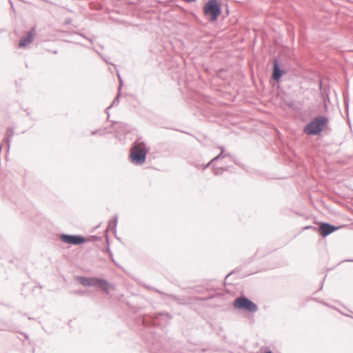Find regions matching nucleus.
Instances as JSON below:
<instances>
[{
    "label": "nucleus",
    "mask_w": 353,
    "mask_h": 353,
    "mask_svg": "<svg viewBox=\"0 0 353 353\" xmlns=\"http://www.w3.org/2000/svg\"><path fill=\"white\" fill-rule=\"evenodd\" d=\"M239 270L238 268H236L234 270H233L232 271L230 272L225 276V280H224V283L225 285L228 284V282H227V280L228 279V278L232 275L235 272H239ZM228 284H231V283H228Z\"/></svg>",
    "instance_id": "b1692460"
},
{
    "label": "nucleus",
    "mask_w": 353,
    "mask_h": 353,
    "mask_svg": "<svg viewBox=\"0 0 353 353\" xmlns=\"http://www.w3.org/2000/svg\"><path fill=\"white\" fill-rule=\"evenodd\" d=\"M117 223H118V216H117V214H115L114 216L112 222H110V221L109 222L108 226L106 230H108V231L109 230H111L114 232L115 238L118 241L121 242V238L118 237L117 235Z\"/></svg>",
    "instance_id": "4468645a"
},
{
    "label": "nucleus",
    "mask_w": 353,
    "mask_h": 353,
    "mask_svg": "<svg viewBox=\"0 0 353 353\" xmlns=\"http://www.w3.org/2000/svg\"><path fill=\"white\" fill-rule=\"evenodd\" d=\"M0 331L17 332V326L12 323H8L3 321H0Z\"/></svg>",
    "instance_id": "ddd939ff"
},
{
    "label": "nucleus",
    "mask_w": 353,
    "mask_h": 353,
    "mask_svg": "<svg viewBox=\"0 0 353 353\" xmlns=\"http://www.w3.org/2000/svg\"><path fill=\"white\" fill-rule=\"evenodd\" d=\"M232 307L234 309L248 312L251 314L256 312L259 309L257 304L243 294L236 297L233 301Z\"/></svg>",
    "instance_id": "423d86ee"
},
{
    "label": "nucleus",
    "mask_w": 353,
    "mask_h": 353,
    "mask_svg": "<svg viewBox=\"0 0 353 353\" xmlns=\"http://www.w3.org/2000/svg\"><path fill=\"white\" fill-rule=\"evenodd\" d=\"M212 170L214 175H220L223 173L222 171L219 170V167L218 168L215 167L214 165H212Z\"/></svg>",
    "instance_id": "a878e982"
},
{
    "label": "nucleus",
    "mask_w": 353,
    "mask_h": 353,
    "mask_svg": "<svg viewBox=\"0 0 353 353\" xmlns=\"http://www.w3.org/2000/svg\"><path fill=\"white\" fill-rule=\"evenodd\" d=\"M225 70L223 68H221L216 72V76L222 79H225L226 77L225 76Z\"/></svg>",
    "instance_id": "5701e85b"
},
{
    "label": "nucleus",
    "mask_w": 353,
    "mask_h": 353,
    "mask_svg": "<svg viewBox=\"0 0 353 353\" xmlns=\"http://www.w3.org/2000/svg\"><path fill=\"white\" fill-rule=\"evenodd\" d=\"M72 34H77V35H79L81 37H82L83 38L85 39H88L91 43H93V41H92V39L90 38V37H87L84 34L80 32H77V31H74L72 32Z\"/></svg>",
    "instance_id": "393cba45"
},
{
    "label": "nucleus",
    "mask_w": 353,
    "mask_h": 353,
    "mask_svg": "<svg viewBox=\"0 0 353 353\" xmlns=\"http://www.w3.org/2000/svg\"><path fill=\"white\" fill-rule=\"evenodd\" d=\"M28 319H29V320H34L35 319H34V318H32V317H28Z\"/></svg>",
    "instance_id": "8fccbe9b"
},
{
    "label": "nucleus",
    "mask_w": 353,
    "mask_h": 353,
    "mask_svg": "<svg viewBox=\"0 0 353 353\" xmlns=\"http://www.w3.org/2000/svg\"><path fill=\"white\" fill-rule=\"evenodd\" d=\"M233 161H234V163L236 165H239V166H241V167H242V168H243V167H244V165L241 164V163L239 161V160H238V159H236L234 158Z\"/></svg>",
    "instance_id": "2f4dec72"
},
{
    "label": "nucleus",
    "mask_w": 353,
    "mask_h": 353,
    "mask_svg": "<svg viewBox=\"0 0 353 353\" xmlns=\"http://www.w3.org/2000/svg\"><path fill=\"white\" fill-rule=\"evenodd\" d=\"M105 241L107 243V247L105 248H104L103 250H102V252L104 253H108L110 259L112 261V263H114L115 265H117L118 264L117 263L116 261L114 260L113 254L110 248V237H109V235L108 233V230H105Z\"/></svg>",
    "instance_id": "f8f14e48"
},
{
    "label": "nucleus",
    "mask_w": 353,
    "mask_h": 353,
    "mask_svg": "<svg viewBox=\"0 0 353 353\" xmlns=\"http://www.w3.org/2000/svg\"><path fill=\"white\" fill-rule=\"evenodd\" d=\"M324 92L326 94L327 98L329 99L328 92H327L325 88H324Z\"/></svg>",
    "instance_id": "49530a36"
},
{
    "label": "nucleus",
    "mask_w": 353,
    "mask_h": 353,
    "mask_svg": "<svg viewBox=\"0 0 353 353\" xmlns=\"http://www.w3.org/2000/svg\"><path fill=\"white\" fill-rule=\"evenodd\" d=\"M112 107H110V105L105 109V113L108 114V119L110 118V113H109V110Z\"/></svg>",
    "instance_id": "72a5a7b5"
},
{
    "label": "nucleus",
    "mask_w": 353,
    "mask_h": 353,
    "mask_svg": "<svg viewBox=\"0 0 353 353\" xmlns=\"http://www.w3.org/2000/svg\"><path fill=\"white\" fill-rule=\"evenodd\" d=\"M14 128H8L7 129V131H6V135H7L6 141H7L8 147V148L10 147V139L12 137V136L14 134Z\"/></svg>",
    "instance_id": "f3484780"
},
{
    "label": "nucleus",
    "mask_w": 353,
    "mask_h": 353,
    "mask_svg": "<svg viewBox=\"0 0 353 353\" xmlns=\"http://www.w3.org/2000/svg\"><path fill=\"white\" fill-rule=\"evenodd\" d=\"M180 8H181L183 11H184V12L185 11V10L183 7H181Z\"/></svg>",
    "instance_id": "864d4df0"
},
{
    "label": "nucleus",
    "mask_w": 353,
    "mask_h": 353,
    "mask_svg": "<svg viewBox=\"0 0 353 353\" xmlns=\"http://www.w3.org/2000/svg\"><path fill=\"white\" fill-rule=\"evenodd\" d=\"M287 105H288V107L290 108H293L294 105V102L293 101H290L289 102H287Z\"/></svg>",
    "instance_id": "473e14b6"
},
{
    "label": "nucleus",
    "mask_w": 353,
    "mask_h": 353,
    "mask_svg": "<svg viewBox=\"0 0 353 353\" xmlns=\"http://www.w3.org/2000/svg\"><path fill=\"white\" fill-rule=\"evenodd\" d=\"M23 110L27 112L28 116L30 115V112L28 110V109H23Z\"/></svg>",
    "instance_id": "a18cd8bd"
},
{
    "label": "nucleus",
    "mask_w": 353,
    "mask_h": 353,
    "mask_svg": "<svg viewBox=\"0 0 353 353\" xmlns=\"http://www.w3.org/2000/svg\"><path fill=\"white\" fill-rule=\"evenodd\" d=\"M219 148L221 150V152L220 153H218V155H216L215 157H214L212 159V161H217L220 159H222L225 157H233V156L232 154H230V153L227 152V153H225V147L223 146V145H221L219 147Z\"/></svg>",
    "instance_id": "dca6fc26"
},
{
    "label": "nucleus",
    "mask_w": 353,
    "mask_h": 353,
    "mask_svg": "<svg viewBox=\"0 0 353 353\" xmlns=\"http://www.w3.org/2000/svg\"><path fill=\"white\" fill-rule=\"evenodd\" d=\"M52 53H53V54H57V50H54V51H52Z\"/></svg>",
    "instance_id": "3c124183"
},
{
    "label": "nucleus",
    "mask_w": 353,
    "mask_h": 353,
    "mask_svg": "<svg viewBox=\"0 0 353 353\" xmlns=\"http://www.w3.org/2000/svg\"><path fill=\"white\" fill-rule=\"evenodd\" d=\"M145 288H148V289H149V290H154V291H156V292H157V289H154V288H153V287H152V286H148V285H146V286H145Z\"/></svg>",
    "instance_id": "79ce46f5"
},
{
    "label": "nucleus",
    "mask_w": 353,
    "mask_h": 353,
    "mask_svg": "<svg viewBox=\"0 0 353 353\" xmlns=\"http://www.w3.org/2000/svg\"><path fill=\"white\" fill-rule=\"evenodd\" d=\"M171 316L166 312H156L153 315H140L134 319V322L139 327L141 336L148 343L157 347L159 344L163 349L168 347L159 341L155 330L161 327L163 323H167L171 319Z\"/></svg>",
    "instance_id": "f257e3e1"
},
{
    "label": "nucleus",
    "mask_w": 353,
    "mask_h": 353,
    "mask_svg": "<svg viewBox=\"0 0 353 353\" xmlns=\"http://www.w3.org/2000/svg\"><path fill=\"white\" fill-rule=\"evenodd\" d=\"M203 13L209 22H216L222 13L221 3L218 0H208L203 6Z\"/></svg>",
    "instance_id": "39448f33"
},
{
    "label": "nucleus",
    "mask_w": 353,
    "mask_h": 353,
    "mask_svg": "<svg viewBox=\"0 0 353 353\" xmlns=\"http://www.w3.org/2000/svg\"><path fill=\"white\" fill-rule=\"evenodd\" d=\"M149 151L150 148L142 141V137L137 138L131 145L129 154L130 162L136 165H143Z\"/></svg>",
    "instance_id": "7ed1b4c3"
},
{
    "label": "nucleus",
    "mask_w": 353,
    "mask_h": 353,
    "mask_svg": "<svg viewBox=\"0 0 353 353\" xmlns=\"http://www.w3.org/2000/svg\"><path fill=\"white\" fill-rule=\"evenodd\" d=\"M288 73V70L282 68L279 56L274 57L272 61L271 79L279 84L282 77Z\"/></svg>",
    "instance_id": "6e6552de"
},
{
    "label": "nucleus",
    "mask_w": 353,
    "mask_h": 353,
    "mask_svg": "<svg viewBox=\"0 0 353 353\" xmlns=\"http://www.w3.org/2000/svg\"><path fill=\"white\" fill-rule=\"evenodd\" d=\"M319 226L318 229H316V232H319L323 238H325L342 227V225L336 226L332 223L323 221L319 222Z\"/></svg>",
    "instance_id": "1a4fd4ad"
},
{
    "label": "nucleus",
    "mask_w": 353,
    "mask_h": 353,
    "mask_svg": "<svg viewBox=\"0 0 353 353\" xmlns=\"http://www.w3.org/2000/svg\"><path fill=\"white\" fill-rule=\"evenodd\" d=\"M263 353H273V352L269 347H267Z\"/></svg>",
    "instance_id": "58836bf2"
},
{
    "label": "nucleus",
    "mask_w": 353,
    "mask_h": 353,
    "mask_svg": "<svg viewBox=\"0 0 353 353\" xmlns=\"http://www.w3.org/2000/svg\"><path fill=\"white\" fill-rule=\"evenodd\" d=\"M329 123L328 117L319 114L303 126V132L308 136L320 137L323 132L329 129Z\"/></svg>",
    "instance_id": "f03ea898"
},
{
    "label": "nucleus",
    "mask_w": 353,
    "mask_h": 353,
    "mask_svg": "<svg viewBox=\"0 0 353 353\" xmlns=\"http://www.w3.org/2000/svg\"><path fill=\"white\" fill-rule=\"evenodd\" d=\"M223 296V294L221 293V292H216V293H214L212 295H210L205 298L203 299L204 301H208V300H210V299H216V298H222Z\"/></svg>",
    "instance_id": "aec40b11"
},
{
    "label": "nucleus",
    "mask_w": 353,
    "mask_h": 353,
    "mask_svg": "<svg viewBox=\"0 0 353 353\" xmlns=\"http://www.w3.org/2000/svg\"><path fill=\"white\" fill-rule=\"evenodd\" d=\"M117 125L116 130L119 133L123 134L128 132V125L125 123L112 121L111 127Z\"/></svg>",
    "instance_id": "2eb2a0df"
},
{
    "label": "nucleus",
    "mask_w": 353,
    "mask_h": 353,
    "mask_svg": "<svg viewBox=\"0 0 353 353\" xmlns=\"http://www.w3.org/2000/svg\"><path fill=\"white\" fill-rule=\"evenodd\" d=\"M325 279V276H324L323 279L321 281L320 288L317 291L321 290L323 289Z\"/></svg>",
    "instance_id": "c9c22d12"
},
{
    "label": "nucleus",
    "mask_w": 353,
    "mask_h": 353,
    "mask_svg": "<svg viewBox=\"0 0 353 353\" xmlns=\"http://www.w3.org/2000/svg\"><path fill=\"white\" fill-rule=\"evenodd\" d=\"M229 169V167L228 166H224V167H219V170H221L222 171V172L223 171H228Z\"/></svg>",
    "instance_id": "f704fd0d"
},
{
    "label": "nucleus",
    "mask_w": 353,
    "mask_h": 353,
    "mask_svg": "<svg viewBox=\"0 0 353 353\" xmlns=\"http://www.w3.org/2000/svg\"><path fill=\"white\" fill-rule=\"evenodd\" d=\"M319 302H320L321 303H322V304L325 305H327V304L325 302H324L323 301H320Z\"/></svg>",
    "instance_id": "de8ad7c7"
},
{
    "label": "nucleus",
    "mask_w": 353,
    "mask_h": 353,
    "mask_svg": "<svg viewBox=\"0 0 353 353\" xmlns=\"http://www.w3.org/2000/svg\"><path fill=\"white\" fill-rule=\"evenodd\" d=\"M214 163H215V161H212V159L207 164H203V165H201V166L202 167V170H205L208 168H209L211 165H213V164Z\"/></svg>",
    "instance_id": "bb28decb"
},
{
    "label": "nucleus",
    "mask_w": 353,
    "mask_h": 353,
    "mask_svg": "<svg viewBox=\"0 0 353 353\" xmlns=\"http://www.w3.org/2000/svg\"><path fill=\"white\" fill-rule=\"evenodd\" d=\"M36 34V26H32L26 33L23 35L19 41L18 47L19 48H26L34 39Z\"/></svg>",
    "instance_id": "9d476101"
},
{
    "label": "nucleus",
    "mask_w": 353,
    "mask_h": 353,
    "mask_svg": "<svg viewBox=\"0 0 353 353\" xmlns=\"http://www.w3.org/2000/svg\"><path fill=\"white\" fill-rule=\"evenodd\" d=\"M9 2H10V6H11L12 9V10H14V5H13L12 1L11 0H9Z\"/></svg>",
    "instance_id": "c03bdc74"
},
{
    "label": "nucleus",
    "mask_w": 353,
    "mask_h": 353,
    "mask_svg": "<svg viewBox=\"0 0 353 353\" xmlns=\"http://www.w3.org/2000/svg\"><path fill=\"white\" fill-rule=\"evenodd\" d=\"M59 240L65 244L70 245H80L87 243L86 236L81 234H70L61 233L59 236Z\"/></svg>",
    "instance_id": "0eeeda50"
},
{
    "label": "nucleus",
    "mask_w": 353,
    "mask_h": 353,
    "mask_svg": "<svg viewBox=\"0 0 353 353\" xmlns=\"http://www.w3.org/2000/svg\"><path fill=\"white\" fill-rule=\"evenodd\" d=\"M201 164H199V163H194V165L198 168V169H200V168H202V167L201 166Z\"/></svg>",
    "instance_id": "a19ab883"
},
{
    "label": "nucleus",
    "mask_w": 353,
    "mask_h": 353,
    "mask_svg": "<svg viewBox=\"0 0 353 353\" xmlns=\"http://www.w3.org/2000/svg\"><path fill=\"white\" fill-rule=\"evenodd\" d=\"M106 128H99L97 130L91 131V135L95 136H104L107 132H105Z\"/></svg>",
    "instance_id": "a211bd4d"
},
{
    "label": "nucleus",
    "mask_w": 353,
    "mask_h": 353,
    "mask_svg": "<svg viewBox=\"0 0 353 353\" xmlns=\"http://www.w3.org/2000/svg\"><path fill=\"white\" fill-rule=\"evenodd\" d=\"M74 294L76 295L83 296L85 294V292L83 290H75L74 291Z\"/></svg>",
    "instance_id": "7c9ffc66"
},
{
    "label": "nucleus",
    "mask_w": 353,
    "mask_h": 353,
    "mask_svg": "<svg viewBox=\"0 0 353 353\" xmlns=\"http://www.w3.org/2000/svg\"><path fill=\"white\" fill-rule=\"evenodd\" d=\"M183 1L188 3H192L196 1V0H183Z\"/></svg>",
    "instance_id": "ea45409f"
},
{
    "label": "nucleus",
    "mask_w": 353,
    "mask_h": 353,
    "mask_svg": "<svg viewBox=\"0 0 353 353\" xmlns=\"http://www.w3.org/2000/svg\"><path fill=\"white\" fill-rule=\"evenodd\" d=\"M8 252V248L5 245L0 243V259L3 258L4 254Z\"/></svg>",
    "instance_id": "4be33fe9"
},
{
    "label": "nucleus",
    "mask_w": 353,
    "mask_h": 353,
    "mask_svg": "<svg viewBox=\"0 0 353 353\" xmlns=\"http://www.w3.org/2000/svg\"><path fill=\"white\" fill-rule=\"evenodd\" d=\"M120 97H121V92H117L116 97H114V100L112 101V102L110 104V107L117 105L119 103Z\"/></svg>",
    "instance_id": "412c9836"
},
{
    "label": "nucleus",
    "mask_w": 353,
    "mask_h": 353,
    "mask_svg": "<svg viewBox=\"0 0 353 353\" xmlns=\"http://www.w3.org/2000/svg\"><path fill=\"white\" fill-rule=\"evenodd\" d=\"M343 262H353V259H345Z\"/></svg>",
    "instance_id": "37998d69"
},
{
    "label": "nucleus",
    "mask_w": 353,
    "mask_h": 353,
    "mask_svg": "<svg viewBox=\"0 0 353 353\" xmlns=\"http://www.w3.org/2000/svg\"><path fill=\"white\" fill-rule=\"evenodd\" d=\"M338 311L341 313V314L345 315V314H343V313L342 312H341L340 310H338ZM345 316H347V315L345 314Z\"/></svg>",
    "instance_id": "603ef678"
},
{
    "label": "nucleus",
    "mask_w": 353,
    "mask_h": 353,
    "mask_svg": "<svg viewBox=\"0 0 353 353\" xmlns=\"http://www.w3.org/2000/svg\"><path fill=\"white\" fill-rule=\"evenodd\" d=\"M192 15L193 16V17H194V19L195 21H196L197 23H199V24H201V23H202V22H201V19L198 17V16H197L195 13L192 12Z\"/></svg>",
    "instance_id": "c85d7f7f"
},
{
    "label": "nucleus",
    "mask_w": 353,
    "mask_h": 353,
    "mask_svg": "<svg viewBox=\"0 0 353 353\" xmlns=\"http://www.w3.org/2000/svg\"><path fill=\"white\" fill-rule=\"evenodd\" d=\"M39 288H42V286L41 285H39Z\"/></svg>",
    "instance_id": "5fc2aeb1"
},
{
    "label": "nucleus",
    "mask_w": 353,
    "mask_h": 353,
    "mask_svg": "<svg viewBox=\"0 0 353 353\" xmlns=\"http://www.w3.org/2000/svg\"><path fill=\"white\" fill-rule=\"evenodd\" d=\"M157 292L159 293L160 294H162L163 296L165 297H169L172 299V300L175 301L179 305H187L188 304V301L185 297L183 296H179L175 294H167L165 292H163L160 290H157Z\"/></svg>",
    "instance_id": "9b49d317"
},
{
    "label": "nucleus",
    "mask_w": 353,
    "mask_h": 353,
    "mask_svg": "<svg viewBox=\"0 0 353 353\" xmlns=\"http://www.w3.org/2000/svg\"><path fill=\"white\" fill-rule=\"evenodd\" d=\"M117 76H118L119 81V85L118 87V91L117 92H121V87L123 86V79H121V76H120L119 72H117Z\"/></svg>",
    "instance_id": "cd10ccee"
},
{
    "label": "nucleus",
    "mask_w": 353,
    "mask_h": 353,
    "mask_svg": "<svg viewBox=\"0 0 353 353\" xmlns=\"http://www.w3.org/2000/svg\"><path fill=\"white\" fill-rule=\"evenodd\" d=\"M72 21V19L70 18H67L65 20V24H70Z\"/></svg>",
    "instance_id": "4c0bfd02"
},
{
    "label": "nucleus",
    "mask_w": 353,
    "mask_h": 353,
    "mask_svg": "<svg viewBox=\"0 0 353 353\" xmlns=\"http://www.w3.org/2000/svg\"><path fill=\"white\" fill-rule=\"evenodd\" d=\"M87 239V243L88 242H96V241H101L102 240V237L97 236V235H90L88 236H86Z\"/></svg>",
    "instance_id": "6ab92c4d"
},
{
    "label": "nucleus",
    "mask_w": 353,
    "mask_h": 353,
    "mask_svg": "<svg viewBox=\"0 0 353 353\" xmlns=\"http://www.w3.org/2000/svg\"><path fill=\"white\" fill-rule=\"evenodd\" d=\"M76 281L83 286L97 288L101 291L105 292L106 294H110V287L114 288V285L107 279L97 276H77L76 277Z\"/></svg>",
    "instance_id": "20e7f679"
},
{
    "label": "nucleus",
    "mask_w": 353,
    "mask_h": 353,
    "mask_svg": "<svg viewBox=\"0 0 353 353\" xmlns=\"http://www.w3.org/2000/svg\"><path fill=\"white\" fill-rule=\"evenodd\" d=\"M308 229H312L314 231L316 232V229H318V227H315V226H312V225H306L303 228L304 230H306Z\"/></svg>",
    "instance_id": "c756f323"
},
{
    "label": "nucleus",
    "mask_w": 353,
    "mask_h": 353,
    "mask_svg": "<svg viewBox=\"0 0 353 353\" xmlns=\"http://www.w3.org/2000/svg\"><path fill=\"white\" fill-rule=\"evenodd\" d=\"M21 334H23L26 339H28V335L27 334L23 332Z\"/></svg>",
    "instance_id": "09e8293b"
},
{
    "label": "nucleus",
    "mask_w": 353,
    "mask_h": 353,
    "mask_svg": "<svg viewBox=\"0 0 353 353\" xmlns=\"http://www.w3.org/2000/svg\"><path fill=\"white\" fill-rule=\"evenodd\" d=\"M319 89H320V90H321V92L322 93L323 92V91H322L323 83H322L321 79H320V80H319Z\"/></svg>",
    "instance_id": "e433bc0d"
}]
</instances>
